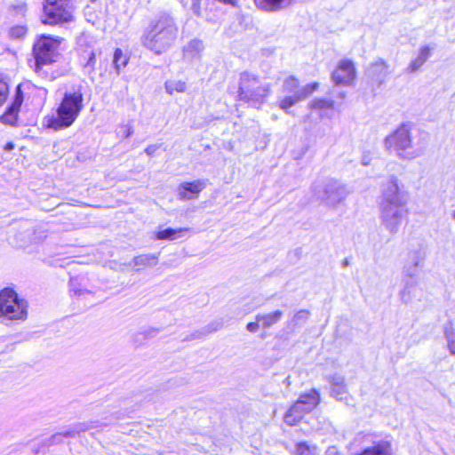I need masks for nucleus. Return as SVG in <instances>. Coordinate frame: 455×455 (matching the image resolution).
Instances as JSON below:
<instances>
[{"label":"nucleus","instance_id":"nucleus-1","mask_svg":"<svg viewBox=\"0 0 455 455\" xmlns=\"http://www.w3.org/2000/svg\"><path fill=\"white\" fill-rule=\"evenodd\" d=\"M178 33L175 19L168 13H163L152 20L144 29L140 44L155 54L161 55L174 45Z\"/></svg>","mask_w":455,"mask_h":455},{"label":"nucleus","instance_id":"nucleus-2","mask_svg":"<svg viewBox=\"0 0 455 455\" xmlns=\"http://www.w3.org/2000/svg\"><path fill=\"white\" fill-rule=\"evenodd\" d=\"M269 83L263 82L252 72L243 71L239 76L237 99L249 107L259 108L271 94Z\"/></svg>","mask_w":455,"mask_h":455},{"label":"nucleus","instance_id":"nucleus-3","mask_svg":"<svg viewBox=\"0 0 455 455\" xmlns=\"http://www.w3.org/2000/svg\"><path fill=\"white\" fill-rule=\"evenodd\" d=\"M384 147L399 159L407 161L421 156L425 151L424 147L413 143L411 128L405 124L385 138Z\"/></svg>","mask_w":455,"mask_h":455},{"label":"nucleus","instance_id":"nucleus-4","mask_svg":"<svg viewBox=\"0 0 455 455\" xmlns=\"http://www.w3.org/2000/svg\"><path fill=\"white\" fill-rule=\"evenodd\" d=\"M83 101L84 96L80 91L66 92L57 108L56 116L47 119V127L59 131L71 126L83 109Z\"/></svg>","mask_w":455,"mask_h":455},{"label":"nucleus","instance_id":"nucleus-5","mask_svg":"<svg viewBox=\"0 0 455 455\" xmlns=\"http://www.w3.org/2000/svg\"><path fill=\"white\" fill-rule=\"evenodd\" d=\"M313 193L326 205L336 207L346 199L349 192L339 180L326 179L314 184Z\"/></svg>","mask_w":455,"mask_h":455},{"label":"nucleus","instance_id":"nucleus-6","mask_svg":"<svg viewBox=\"0 0 455 455\" xmlns=\"http://www.w3.org/2000/svg\"><path fill=\"white\" fill-rule=\"evenodd\" d=\"M74 4L70 0H45L43 23L48 25H61L75 20Z\"/></svg>","mask_w":455,"mask_h":455},{"label":"nucleus","instance_id":"nucleus-7","mask_svg":"<svg viewBox=\"0 0 455 455\" xmlns=\"http://www.w3.org/2000/svg\"><path fill=\"white\" fill-rule=\"evenodd\" d=\"M61 41V37L46 35H42L38 38L33 47L36 72H39L41 66L49 65L56 61L59 56L58 49Z\"/></svg>","mask_w":455,"mask_h":455},{"label":"nucleus","instance_id":"nucleus-8","mask_svg":"<svg viewBox=\"0 0 455 455\" xmlns=\"http://www.w3.org/2000/svg\"><path fill=\"white\" fill-rule=\"evenodd\" d=\"M27 307V301L19 299L12 289L4 288L0 292V315L10 320L25 319Z\"/></svg>","mask_w":455,"mask_h":455},{"label":"nucleus","instance_id":"nucleus-9","mask_svg":"<svg viewBox=\"0 0 455 455\" xmlns=\"http://www.w3.org/2000/svg\"><path fill=\"white\" fill-rule=\"evenodd\" d=\"M23 88L28 91H36L38 95L41 96L44 100L46 97L47 91L44 88H37L31 84H19L16 87L15 95L11 106L6 109L4 115L1 116L0 120L2 123L9 124V125H16L18 121V115L20 112V108L24 100V92Z\"/></svg>","mask_w":455,"mask_h":455},{"label":"nucleus","instance_id":"nucleus-10","mask_svg":"<svg viewBox=\"0 0 455 455\" xmlns=\"http://www.w3.org/2000/svg\"><path fill=\"white\" fill-rule=\"evenodd\" d=\"M408 194L398 186L397 179L391 177L383 186L380 206L405 208Z\"/></svg>","mask_w":455,"mask_h":455},{"label":"nucleus","instance_id":"nucleus-11","mask_svg":"<svg viewBox=\"0 0 455 455\" xmlns=\"http://www.w3.org/2000/svg\"><path fill=\"white\" fill-rule=\"evenodd\" d=\"M406 214V208L380 206L381 223L391 234L398 232Z\"/></svg>","mask_w":455,"mask_h":455},{"label":"nucleus","instance_id":"nucleus-12","mask_svg":"<svg viewBox=\"0 0 455 455\" xmlns=\"http://www.w3.org/2000/svg\"><path fill=\"white\" fill-rule=\"evenodd\" d=\"M355 75L354 63L349 60H343L332 72L331 77L336 84L349 85L355 78Z\"/></svg>","mask_w":455,"mask_h":455},{"label":"nucleus","instance_id":"nucleus-13","mask_svg":"<svg viewBox=\"0 0 455 455\" xmlns=\"http://www.w3.org/2000/svg\"><path fill=\"white\" fill-rule=\"evenodd\" d=\"M98 421H91V422H84L79 423L74 427V428L70 431H67L65 433H57L52 435L50 438L44 440V446H51L53 444H58L63 442L64 438L72 437L76 434H79L80 432H84L90 429L97 428L101 427Z\"/></svg>","mask_w":455,"mask_h":455},{"label":"nucleus","instance_id":"nucleus-14","mask_svg":"<svg viewBox=\"0 0 455 455\" xmlns=\"http://www.w3.org/2000/svg\"><path fill=\"white\" fill-rule=\"evenodd\" d=\"M389 74V65L382 59H379L370 64L365 71V76L379 85L385 83Z\"/></svg>","mask_w":455,"mask_h":455},{"label":"nucleus","instance_id":"nucleus-15","mask_svg":"<svg viewBox=\"0 0 455 455\" xmlns=\"http://www.w3.org/2000/svg\"><path fill=\"white\" fill-rule=\"evenodd\" d=\"M206 182L202 180H196L191 182H182L178 187V196L180 200H191L198 196L199 193L204 189Z\"/></svg>","mask_w":455,"mask_h":455},{"label":"nucleus","instance_id":"nucleus-16","mask_svg":"<svg viewBox=\"0 0 455 455\" xmlns=\"http://www.w3.org/2000/svg\"><path fill=\"white\" fill-rule=\"evenodd\" d=\"M306 406L302 405L299 401H297L285 413L283 417V420L289 426H294L298 424L303 418L306 413L310 412L311 411H304Z\"/></svg>","mask_w":455,"mask_h":455},{"label":"nucleus","instance_id":"nucleus-17","mask_svg":"<svg viewBox=\"0 0 455 455\" xmlns=\"http://www.w3.org/2000/svg\"><path fill=\"white\" fill-rule=\"evenodd\" d=\"M259 8L267 12H277L295 3V0H255Z\"/></svg>","mask_w":455,"mask_h":455},{"label":"nucleus","instance_id":"nucleus-18","mask_svg":"<svg viewBox=\"0 0 455 455\" xmlns=\"http://www.w3.org/2000/svg\"><path fill=\"white\" fill-rule=\"evenodd\" d=\"M158 263V255L157 254H141L139 256H136L132 259V261L128 264V266H133L135 267V271L139 272L142 270L145 267H155Z\"/></svg>","mask_w":455,"mask_h":455},{"label":"nucleus","instance_id":"nucleus-19","mask_svg":"<svg viewBox=\"0 0 455 455\" xmlns=\"http://www.w3.org/2000/svg\"><path fill=\"white\" fill-rule=\"evenodd\" d=\"M356 455H391V444L387 441H379Z\"/></svg>","mask_w":455,"mask_h":455},{"label":"nucleus","instance_id":"nucleus-20","mask_svg":"<svg viewBox=\"0 0 455 455\" xmlns=\"http://www.w3.org/2000/svg\"><path fill=\"white\" fill-rule=\"evenodd\" d=\"M283 315V311L275 310L268 314H258L255 319L257 322H261L262 328L268 329L277 323L282 319Z\"/></svg>","mask_w":455,"mask_h":455},{"label":"nucleus","instance_id":"nucleus-21","mask_svg":"<svg viewBox=\"0 0 455 455\" xmlns=\"http://www.w3.org/2000/svg\"><path fill=\"white\" fill-rule=\"evenodd\" d=\"M298 401L306 406L304 411H313L320 403V394L316 389L300 395Z\"/></svg>","mask_w":455,"mask_h":455},{"label":"nucleus","instance_id":"nucleus-22","mask_svg":"<svg viewBox=\"0 0 455 455\" xmlns=\"http://www.w3.org/2000/svg\"><path fill=\"white\" fill-rule=\"evenodd\" d=\"M403 289L400 292V297L403 302L409 303L413 297L416 296L418 280L403 279Z\"/></svg>","mask_w":455,"mask_h":455},{"label":"nucleus","instance_id":"nucleus-23","mask_svg":"<svg viewBox=\"0 0 455 455\" xmlns=\"http://www.w3.org/2000/svg\"><path fill=\"white\" fill-rule=\"evenodd\" d=\"M431 51L432 49L429 46L421 47L418 57L408 67V71L411 73L418 71L431 56Z\"/></svg>","mask_w":455,"mask_h":455},{"label":"nucleus","instance_id":"nucleus-24","mask_svg":"<svg viewBox=\"0 0 455 455\" xmlns=\"http://www.w3.org/2000/svg\"><path fill=\"white\" fill-rule=\"evenodd\" d=\"M189 229L188 228H168L164 230L158 231L156 235V239L159 240H170L173 241L177 238H180L187 233Z\"/></svg>","mask_w":455,"mask_h":455},{"label":"nucleus","instance_id":"nucleus-25","mask_svg":"<svg viewBox=\"0 0 455 455\" xmlns=\"http://www.w3.org/2000/svg\"><path fill=\"white\" fill-rule=\"evenodd\" d=\"M203 48V42L201 40L193 39L184 47V57L188 60H193L199 56Z\"/></svg>","mask_w":455,"mask_h":455},{"label":"nucleus","instance_id":"nucleus-26","mask_svg":"<svg viewBox=\"0 0 455 455\" xmlns=\"http://www.w3.org/2000/svg\"><path fill=\"white\" fill-rule=\"evenodd\" d=\"M295 455H319V450L316 445L310 444L307 442H299L296 443Z\"/></svg>","mask_w":455,"mask_h":455},{"label":"nucleus","instance_id":"nucleus-27","mask_svg":"<svg viewBox=\"0 0 455 455\" xmlns=\"http://www.w3.org/2000/svg\"><path fill=\"white\" fill-rule=\"evenodd\" d=\"M426 258V253L422 250H413L408 252L405 263L421 267Z\"/></svg>","mask_w":455,"mask_h":455},{"label":"nucleus","instance_id":"nucleus-28","mask_svg":"<svg viewBox=\"0 0 455 455\" xmlns=\"http://www.w3.org/2000/svg\"><path fill=\"white\" fill-rule=\"evenodd\" d=\"M129 58L123 53V51L119 48L115 50L113 64L116 74L119 75L121 70L128 64Z\"/></svg>","mask_w":455,"mask_h":455},{"label":"nucleus","instance_id":"nucleus-29","mask_svg":"<svg viewBox=\"0 0 455 455\" xmlns=\"http://www.w3.org/2000/svg\"><path fill=\"white\" fill-rule=\"evenodd\" d=\"M309 316H310L309 310L300 309L290 320L289 325L291 328L300 327L307 323Z\"/></svg>","mask_w":455,"mask_h":455},{"label":"nucleus","instance_id":"nucleus-30","mask_svg":"<svg viewBox=\"0 0 455 455\" xmlns=\"http://www.w3.org/2000/svg\"><path fill=\"white\" fill-rule=\"evenodd\" d=\"M186 89V83L180 80H171L165 83V90L169 94H173L174 92H184Z\"/></svg>","mask_w":455,"mask_h":455},{"label":"nucleus","instance_id":"nucleus-31","mask_svg":"<svg viewBox=\"0 0 455 455\" xmlns=\"http://www.w3.org/2000/svg\"><path fill=\"white\" fill-rule=\"evenodd\" d=\"M334 102L331 100L327 99H315L309 103V108L311 109H318V110H324V109H332L333 108Z\"/></svg>","mask_w":455,"mask_h":455},{"label":"nucleus","instance_id":"nucleus-32","mask_svg":"<svg viewBox=\"0 0 455 455\" xmlns=\"http://www.w3.org/2000/svg\"><path fill=\"white\" fill-rule=\"evenodd\" d=\"M317 88H318L317 83H313V84L305 85L304 87H302L295 92V94L297 95V100H299V101L305 100L309 95H311Z\"/></svg>","mask_w":455,"mask_h":455},{"label":"nucleus","instance_id":"nucleus-33","mask_svg":"<svg viewBox=\"0 0 455 455\" xmlns=\"http://www.w3.org/2000/svg\"><path fill=\"white\" fill-rule=\"evenodd\" d=\"M419 267L404 263L403 268V279H412L419 281Z\"/></svg>","mask_w":455,"mask_h":455},{"label":"nucleus","instance_id":"nucleus-34","mask_svg":"<svg viewBox=\"0 0 455 455\" xmlns=\"http://www.w3.org/2000/svg\"><path fill=\"white\" fill-rule=\"evenodd\" d=\"M28 33V28L24 25H16L10 28L9 36L12 39L22 40Z\"/></svg>","mask_w":455,"mask_h":455},{"label":"nucleus","instance_id":"nucleus-35","mask_svg":"<svg viewBox=\"0 0 455 455\" xmlns=\"http://www.w3.org/2000/svg\"><path fill=\"white\" fill-rule=\"evenodd\" d=\"M299 80L294 76L287 77L283 84V92H292L295 94V92L299 90Z\"/></svg>","mask_w":455,"mask_h":455},{"label":"nucleus","instance_id":"nucleus-36","mask_svg":"<svg viewBox=\"0 0 455 455\" xmlns=\"http://www.w3.org/2000/svg\"><path fill=\"white\" fill-rule=\"evenodd\" d=\"M348 392L346 384L331 387V395L339 401L346 400Z\"/></svg>","mask_w":455,"mask_h":455},{"label":"nucleus","instance_id":"nucleus-37","mask_svg":"<svg viewBox=\"0 0 455 455\" xmlns=\"http://www.w3.org/2000/svg\"><path fill=\"white\" fill-rule=\"evenodd\" d=\"M444 335L448 342V348L452 355H455V331L451 325L444 329Z\"/></svg>","mask_w":455,"mask_h":455},{"label":"nucleus","instance_id":"nucleus-38","mask_svg":"<svg viewBox=\"0 0 455 455\" xmlns=\"http://www.w3.org/2000/svg\"><path fill=\"white\" fill-rule=\"evenodd\" d=\"M299 101V100H297V95L293 94L292 96H288L281 100L279 101V107L280 108L287 111L291 107H292Z\"/></svg>","mask_w":455,"mask_h":455},{"label":"nucleus","instance_id":"nucleus-39","mask_svg":"<svg viewBox=\"0 0 455 455\" xmlns=\"http://www.w3.org/2000/svg\"><path fill=\"white\" fill-rule=\"evenodd\" d=\"M9 94V86L6 82L0 79V106H2Z\"/></svg>","mask_w":455,"mask_h":455},{"label":"nucleus","instance_id":"nucleus-40","mask_svg":"<svg viewBox=\"0 0 455 455\" xmlns=\"http://www.w3.org/2000/svg\"><path fill=\"white\" fill-rule=\"evenodd\" d=\"M328 380L331 384V387L345 384L344 377L339 374L329 376Z\"/></svg>","mask_w":455,"mask_h":455},{"label":"nucleus","instance_id":"nucleus-41","mask_svg":"<svg viewBox=\"0 0 455 455\" xmlns=\"http://www.w3.org/2000/svg\"><path fill=\"white\" fill-rule=\"evenodd\" d=\"M118 134H121L124 138H129L133 134V127L130 124H124L120 126Z\"/></svg>","mask_w":455,"mask_h":455},{"label":"nucleus","instance_id":"nucleus-42","mask_svg":"<svg viewBox=\"0 0 455 455\" xmlns=\"http://www.w3.org/2000/svg\"><path fill=\"white\" fill-rule=\"evenodd\" d=\"M201 1L202 0H192L191 10L195 15L201 17Z\"/></svg>","mask_w":455,"mask_h":455},{"label":"nucleus","instance_id":"nucleus-43","mask_svg":"<svg viewBox=\"0 0 455 455\" xmlns=\"http://www.w3.org/2000/svg\"><path fill=\"white\" fill-rule=\"evenodd\" d=\"M95 62H96V57H95L94 52H92L90 53V56H89V59H88L86 64L84 65V68L88 69L89 71H92L94 69Z\"/></svg>","mask_w":455,"mask_h":455},{"label":"nucleus","instance_id":"nucleus-44","mask_svg":"<svg viewBox=\"0 0 455 455\" xmlns=\"http://www.w3.org/2000/svg\"><path fill=\"white\" fill-rule=\"evenodd\" d=\"M160 332V330L157 328H149L146 330L144 332L139 333L138 336L143 335L145 338H153L156 336Z\"/></svg>","mask_w":455,"mask_h":455},{"label":"nucleus","instance_id":"nucleus-45","mask_svg":"<svg viewBox=\"0 0 455 455\" xmlns=\"http://www.w3.org/2000/svg\"><path fill=\"white\" fill-rule=\"evenodd\" d=\"M160 147H161V145H158V144L149 145L146 148L145 153L149 156H153L155 155V153L159 149Z\"/></svg>","mask_w":455,"mask_h":455},{"label":"nucleus","instance_id":"nucleus-46","mask_svg":"<svg viewBox=\"0 0 455 455\" xmlns=\"http://www.w3.org/2000/svg\"><path fill=\"white\" fill-rule=\"evenodd\" d=\"M212 2H219L234 8L239 7V0H212Z\"/></svg>","mask_w":455,"mask_h":455},{"label":"nucleus","instance_id":"nucleus-47","mask_svg":"<svg viewBox=\"0 0 455 455\" xmlns=\"http://www.w3.org/2000/svg\"><path fill=\"white\" fill-rule=\"evenodd\" d=\"M70 286L71 291L75 293V295L83 296L91 293V291H88L87 289L75 288L73 283H71Z\"/></svg>","mask_w":455,"mask_h":455},{"label":"nucleus","instance_id":"nucleus-48","mask_svg":"<svg viewBox=\"0 0 455 455\" xmlns=\"http://www.w3.org/2000/svg\"><path fill=\"white\" fill-rule=\"evenodd\" d=\"M259 323L260 322L256 321V322H251V323H247V325H246L247 331L250 332H256L259 328Z\"/></svg>","mask_w":455,"mask_h":455},{"label":"nucleus","instance_id":"nucleus-49","mask_svg":"<svg viewBox=\"0 0 455 455\" xmlns=\"http://www.w3.org/2000/svg\"><path fill=\"white\" fill-rule=\"evenodd\" d=\"M5 150L7 151H11L14 148V145L12 142H8L5 147H4Z\"/></svg>","mask_w":455,"mask_h":455},{"label":"nucleus","instance_id":"nucleus-50","mask_svg":"<svg viewBox=\"0 0 455 455\" xmlns=\"http://www.w3.org/2000/svg\"><path fill=\"white\" fill-rule=\"evenodd\" d=\"M349 265V261L347 259H345L344 261L342 262V266L343 267H347Z\"/></svg>","mask_w":455,"mask_h":455},{"label":"nucleus","instance_id":"nucleus-51","mask_svg":"<svg viewBox=\"0 0 455 455\" xmlns=\"http://www.w3.org/2000/svg\"><path fill=\"white\" fill-rule=\"evenodd\" d=\"M363 164L364 165H367V164H368V163H367V159H364V158H363Z\"/></svg>","mask_w":455,"mask_h":455},{"label":"nucleus","instance_id":"nucleus-52","mask_svg":"<svg viewBox=\"0 0 455 455\" xmlns=\"http://www.w3.org/2000/svg\"><path fill=\"white\" fill-rule=\"evenodd\" d=\"M363 164L364 165H367V164H368V163H367V159H364V158H363Z\"/></svg>","mask_w":455,"mask_h":455},{"label":"nucleus","instance_id":"nucleus-53","mask_svg":"<svg viewBox=\"0 0 455 455\" xmlns=\"http://www.w3.org/2000/svg\"><path fill=\"white\" fill-rule=\"evenodd\" d=\"M452 218L455 220V211L452 213Z\"/></svg>","mask_w":455,"mask_h":455}]
</instances>
